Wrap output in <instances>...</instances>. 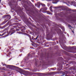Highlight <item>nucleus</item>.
<instances>
[{
  "instance_id": "a211bd4d",
  "label": "nucleus",
  "mask_w": 76,
  "mask_h": 76,
  "mask_svg": "<svg viewBox=\"0 0 76 76\" xmlns=\"http://www.w3.org/2000/svg\"><path fill=\"white\" fill-rule=\"evenodd\" d=\"M68 27H69V28L71 27V28H73V27H72V26H71L70 25H68Z\"/></svg>"
},
{
  "instance_id": "c9c22d12",
  "label": "nucleus",
  "mask_w": 76,
  "mask_h": 76,
  "mask_svg": "<svg viewBox=\"0 0 76 76\" xmlns=\"http://www.w3.org/2000/svg\"><path fill=\"white\" fill-rule=\"evenodd\" d=\"M0 9H1V8L0 7Z\"/></svg>"
},
{
  "instance_id": "1a4fd4ad",
  "label": "nucleus",
  "mask_w": 76,
  "mask_h": 76,
  "mask_svg": "<svg viewBox=\"0 0 76 76\" xmlns=\"http://www.w3.org/2000/svg\"><path fill=\"white\" fill-rule=\"evenodd\" d=\"M8 21V20L4 21L2 23V24L3 25H4V24H5V23H6V22H7Z\"/></svg>"
},
{
  "instance_id": "7c9ffc66",
  "label": "nucleus",
  "mask_w": 76,
  "mask_h": 76,
  "mask_svg": "<svg viewBox=\"0 0 76 76\" xmlns=\"http://www.w3.org/2000/svg\"><path fill=\"white\" fill-rule=\"evenodd\" d=\"M72 32L74 34V31H73V30H72Z\"/></svg>"
},
{
  "instance_id": "7ed1b4c3",
  "label": "nucleus",
  "mask_w": 76,
  "mask_h": 76,
  "mask_svg": "<svg viewBox=\"0 0 76 76\" xmlns=\"http://www.w3.org/2000/svg\"><path fill=\"white\" fill-rule=\"evenodd\" d=\"M4 66H5V67H6L7 68V69H8V68H11V67H13L15 66L13 65H6V64H4Z\"/></svg>"
},
{
  "instance_id": "58836bf2",
  "label": "nucleus",
  "mask_w": 76,
  "mask_h": 76,
  "mask_svg": "<svg viewBox=\"0 0 76 76\" xmlns=\"http://www.w3.org/2000/svg\"><path fill=\"white\" fill-rule=\"evenodd\" d=\"M49 46V45H48V47Z\"/></svg>"
},
{
  "instance_id": "f704fd0d",
  "label": "nucleus",
  "mask_w": 76,
  "mask_h": 76,
  "mask_svg": "<svg viewBox=\"0 0 76 76\" xmlns=\"http://www.w3.org/2000/svg\"><path fill=\"white\" fill-rule=\"evenodd\" d=\"M16 65H17V64H16Z\"/></svg>"
},
{
  "instance_id": "aec40b11",
  "label": "nucleus",
  "mask_w": 76,
  "mask_h": 76,
  "mask_svg": "<svg viewBox=\"0 0 76 76\" xmlns=\"http://www.w3.org/2000/svg\"><path fill=\"white\" fill-rule=\"evenodd\" d=\"M72 12H76V10H72Z\"/></svg>"
},
{
  "instance_id": "b1692460",
  "label": "nucleus",
  "mask_w": 76,
  "mask_h": 76,
  "mask_svg": "<svg viewBox=\"0 0 76 76\" xmlns=\"http://www.w3.org/2000/svg\"><path fill=\"white\" fill-rule=\"evenodd\" d=\"M30 39V41H31V42H33V41H32V39Z\"/></svg>"
},
{
  "instance_id": "ea45409f",
  "label": "nucleus",
  "mask_w": 76,
  "mask_h": 76,
  "mask_svg": "<svg viewBox=\"0 0 76 76\" xmlns=\"http://www.w3.org/2000/svg\"><path fill=\"white\" fill-rule=\"evenodd\" d=\"M69 19H70V18H69Z\"/></svg>"
},
{
  "instance_id": "2f4dec72",
  "label": "nucleus",
  "mask_w": 76,
  "mask_h": 76,
  "mask_svg": "<svg viewBox=\"0 0 76 76\" xmlns=\"http://www.w3.org/2000/svg\"><path fill=\"white\" fill-rule=\"evenodd\" d=\"M69 10H70V11H72V10L70 9Z\"/></svg>"
},
{
  "instance_id": "a19ab883",
  "label": "nucleus",
  "mask_w": 76,
  "mask_h": 76,
  "mask_svg": "<svg viewBox=\"0 0 76 76\" xmlns=\"http://www.w3.org/2000/svg\"><path fill=\"white\" fill-rule=\"evenodd\" d=\"M71 29H71V28H70Z\"/></svg>"
},
{
  "instance_id": "ddd939ff",
  "label": "nucleus",
  "mask_w": 76,
  "mask_h": 76,
  "mask_svg": "<svg viewBox=\"0 0 76 76\" xmlns=\"http://www.w3.org/2000/svg\"><path fill=\"white\" fill-rule=\"evenodd\" d=\"M6 31H5V32H4V33H3L2 34H0V36H3V35H4V34H6Z\"/></svg>"
},
{
  "instance_id": "f3484780",
  "label": "nucleus",
  "mask_w": 76,
  "mask_h": 76,
  "mask_svg": "<svg viewBox=\"0 0 76 76\" xmlns=\"http://www.w3.org/2000/svg\"><path fill=\"white\" fill-rule=\"evenodd\" d=\"M28 37L30 38V39H32V38H31V36L30 35H29V34H28Z\"/></svg>"
},
{
  "instance_id": "6ab92c4d",
  "label": "nucleus",
  "mask_w": 76,
  "mask_h": 76,
  "mask_svg": "<svg viewBox=\"0 0 76 76\" xmlns=\"http://www.w3.org/2000/svg\"><path fill=\"white\" fill-rule=\"evenodd\" d=\"M62 29L63 31L64 32V31H65V30L64 29V27H63L62 28Z\"/></svg>"
},
{
  "instance_id": "9d476101",
  "label": "nucleus",
  "mask_w": 76,
  "mask_h": 76,
  "mask_svg": "<svg viewBox=\"0 0 76 76\" xmlns=\"http://www.w3.org/2000/svg\"><path fill=\"white\" fill-rule=\"evenodd\" d=\"M62 66H61L60 67V68L58 69V70H59V71H60V70H61V69H62Z\"/></svg>"
},
{
  "instance_id": "f257e3e1",
  "label": "nucleus",
  "mask_w": 76,
  "mask_h": 76,
  "mask_svg": "<svg viewBox=\"0 0 76 76\" xmlns=\"http://www.w3.org/2000/svg\"><path fill=\"white\" fill-rule=\"evenodd\" d=\"M14 29V28H11L10 29V32H11V35L13 34H14V33H15V32L16 31H19V29L17 28L16 29V30H15V29L13 30Z\"/></svg>"
},
{
  "instance_id": "cd10ccee",
  "label": "nucleus",
  "mask_w": 76,
  "mask_h": 76,
  "mask_svg": "<svg viewBox=\"0 0 76 76\" xmlns=\"http://www.w3.org/2000/svg\"><path fill=\"white\" fill-rule=\"evenodd\" d=\"M9 53H10V54H11V53H12L11 52H10V51L9 52Z\"/></svg>"
},
{
  "instance_id": "bb28decb",
  "label": "nucleus",
  "mask_w": 76,
  "mask_h": 76,
  "mask_svg": "<svg viewBox=\"0 0 76 76\" xmlns=\"http://www.w3.org/2000/svg\"><path fill=\"white\" fill-rule=\"evenodd\" d=\"M53 70H56V68H54Z\"/></svg>"
},
{
  "instance_id": "2eb2a0df",
  "label": "nucleus",
  "mask_w": 76,
  "mask_h": 76,
  "mask_svg": "<svg viewBox=\"0 0 76 76\" xmlns=\"http://www.w3.org/2000/svg\"><path fill=\"white\" fill-rule=\"evenodd\" d=\"M50 11L51 12H53V9H52V6H50Z\"/></svg>"
},
{
  "instance_id": "dca6fc26",
  "label": "nucleus",
  "mask_w": 76,
  "mask_h": 76,
  "mask_svg": "<svg viewBox=\"0 0 76 76\" xmlns=\"http://www.w3.org/2000/svg\"><path fill=\"white\" fill-rule=\"evenodd\" d=\"M9 22H8L4 26H8V25H9Z\"/></svg>"
},
{
  "instance_id": "e433bc0d",
  "label": "nucleus",
  "mask_w": 76,
  "mask_h": 76,
  "mask_svg": "<svg viewBox=\"0 0 76 76\" xmlns=\"http://www.w3.org/2000/svg\"><path fill=\"white\" fill-rule=\"evenodd\" d=\"M57 44H58V42Z\"/></svg>"
},
{
  "instance_id": "4468645a",
  "label": "nucleus",
  "mask_w": 76,
  "mask_h": 76,
  "mask_svg": "<svg viewBox=\"0 0 76 76\" xmlns=\"http://www.w3.org/2000/svg\"><path fill=\"white\" fill-rule=\"evenodd\" d=\"M39 37V35H38L37 36V37L36 38H34V39L33 40H37V39H38V37Z\"/></svg>"
},
{
  "instance_id": "5701e85b",
  "label": "nucleus",
  "mask_w": 76,
  "mask_h": 76,
  "mask_svg": "<svg viewBox=\"0 0 76 76\" xmlns=\"http://www.w3.org/2000/svg\"><path fill=\"white\" fill-rule=\"evenodd\" d=\"M62 6H59L58 7L59 8H60L61 9V8H62Z\"/></svg>"
},
{
  "instance_id": "412c9836",
  "label": "nucleus",
  "mask_w": 76,
  "mask_h": 76,
  "mask_svg": "<svg viewBox=\"0 0 76 76\" xmlns=\"http://www.w3.org/2000/svg\"><path fill=\"white\" fill-rule=\"evenodd\" d=\"M37 61L35 62V66H37Z\"/></svg>"
},
{
  "instance_id": "4be33fe9",
  "label": "nucleus",
  "mask_w": 76,
  "mask_h": 76,
  "mask_svg": "<svg viewBox=\"0 0 76 76\" xmlns=\"http://www.w3.org/2000/svg\"><path fill=\"white\" fill-rule=\"evenodd\" d=\"M42 6H45V5L44 4H42Z\"/></svg>"
},
{
  "instance_id": "72a5a7b5",
  "label": "nucleus",
  "mask_w": 76,
  "mask_h": 76,
  "mask_svg": "<svg viewBox=\"0 0 76 76\" xmlns=\"http://www.w3.org/2000/svg\"><path fill=\"white\" fill-rule=\"evenodd\" d=\"M61 76H64V75H61Z\"/></svg>"
},
{
  "instance_id": "9b49d317",
  "label": "nucleus",
  "mask_w": 76,
  "mask_h": 76,
  "mask_svg": "<svg viewBox=\"0 0 76 76\" xmlns=\"http://www.w3.org/2000/svg\"><path fill=\"white\" fill-rule=\"evenodd\" d=\"M19 73H20V74H21V75L23 74V72L22 70L20 71H19Z\"/></svg>"
},
{
  "instance_id": "79ce46f5",
  "label": "nucleus",
  "mask_w": 76,
  "mask_h": 76,
  "mask_svg": "<svg viewBox=\"0 0 76 76\" xmlns=\"http://www.w3.org/2000/svg\"><path fill=\"white\" fill-rule=\"evenodd\" d=\"M69 65V64H68V65Z\"/></svg>"
},
{
  "instance_id": "393cba45",
  "label": "nucleus",
  "mask_w": 76,
  "mask_h": 76,
  "mask_svg": "<svg viewBox=\"0 0 76 76\" xmlns=\"http://www.w3.org/2000/svg\"><path fill=\"white\" fill-rule=\"evenodd\" d=\"M8 48H9V49H10V50H11V47H10V46H9Z\"/></svg>"
},
{
  "instance_id": "a878e982",
  "label": "nucleus",
  "mask_w": 76,
  "mask_h": 76,
  "mask_svg": "<svg viewBox=\"0 0 76 76\" xmlns=\"http://www.w3.org/2000/svg\"><path fill=\"white\" fill-rule=\"evenodd\" d=\"M34 37L33 36L32 37V39H34Z\"/></svg>"
},
{
  "instance_id": "c85d7f7f",
  "label": "nucleus",
  "mask_w": 76,
  "mask_h": 76,
  "mask_svg": "<svg viewBox=\"0 0 76 76\" xmlns=\"http://www.w3.org/2000/svg\"><path fill=\"white\" fill-rule=\"evenodd\" d=\"M57 3V2H54L53 3H54L55 4H56Z\"/></svg>"
},
{
  "instance_id": "4c0bfd02",
  "label": "nucleus",
  "mask_w": 76,
  "mask_h": 76,
  "mask_svg": "<svg viewBox=\"0 0 76 76\" xmlns=\"http://www.w3.org/2000/svg\"><path fill=\"white\" fill-rule=\"evenodd\" d=\"M55 8H56V7H55Z\"/></svg>"
},
{
  "instance_id": "f8f14e48",
  "label": "nucleus",
  "mask_w": 76,
  "mask_h": 76,
  "mask_svg": "<svg viewBox=\"0 0 76 76\" xmlns=\"http://www.w3.org/2000/svg\"><path fill=\"white\" fill-rule=\"evenodd\" d=\"M47 14H48L49 15H51V12H50L49 11H47Z\"/></svg>"
},
{
  "instance_id": "6e6552de",
  "label": "nucleus",
  "mask_w": 76,
  "mask_h": 76,
  "mask_svg": "<svg viewBox=\"0 0 76 76\" xmlns=\"http://www.w3.org/2000/svg\"><path fill=\"white\" fill-rule=\"evenodd\" d=\"M23 29H21V31L22 32H25V30L26 29V28L25 27H23Z\"/></svg>"
},
{
  "instance_id": "39448f33",
  "label": "nucleus",
  "mask_w": 76,
  "mask_h": 76,
  "mask_svg": "<svg viewBox=\"0 0 76 76\" xmlns=\"http://www.w3.org/2000/svg\"><path fill=\"white\" fill-rule=\"evenodd\" d=\"M27 11L30 12H31V13H34V11H33L32 9L30 8H28V10H27Z\"/></svg>"
},
{
  "instance_id": "0eeeda50",
  "label": "nucleus",
  "mask_w": 76,
  "mask_h": 76,
  "mask_svg": "<svg viewBox=\"0 0 76 76\" xmlns=\"http://www.w3.org/2000/svg\"><path fill=\"white\" fill-rule=\"evenodd\" d=\"M43 10H47V7H45L44 8L41 9L40 10V12L43 11Z\"/></svg>"
},
{
  "instance_id": "f03ea898",
  "label": "nucleus",
  "mask_w": 76,
  "mask_h": 76,
  "mask_svg": "<svg viewBox=\"0 0 76 76\" xmlns=\"http://www.w3.org/2000/svg\"><path fill=\"white\" fill-rule=\"evenodd\" d=\"M4 18H7V19H5V20L7 19V20L9 21V20L10 19V15H4Z\"/></svg>"
},
{
  "instance_id": "20e7f679",
  "label": "nucleus",
  "mask_w": 76,
  "mask_h": 76,
  "mask_svg": "<svg viewBox=\"0 0 76 76\" xmlns=\"http://www.w3.org/2000/svg\"><path fill=\"white\" fill-rule=\"evenodd\" d=\"M70 21L73 22L74 23H75L76 22V18L74 17L73 18H72L71 20Z\"/></svg>"
},
{
  "instance_id": "c756f323",
  "label": "nucleus",
  "mask_w": 76,
  "mask_h": 76,
  "mask_svg": "<svg viewBox=\"0 0 76 76\" xmlns=\"http://www.w3.org/2000/svg\"><path fill=\"white\" fill-rule=\"evenodd\" d=\"M6 31V29L4 30H3V32H4V31Z\"/></svg>"
},
{
  "instance_id": "423d86ee",
  "label": "nucleus",
  "mask_w": 76,
  "mask_h": 76,
  "mask_svg": "<svg viewBox=\"0 0 76 76\" xmlns=\"http://www.w3.org/2000/svg\"><path fill=\"white\" fill-rule=\"evenodd\" d=\"M40 4H40V2H39L37 3V4H35V6H37V7H38V8H39V7H40Z\"/></svg>"
},
{
  "instance_id": "473e14b6",
  "label": "nucleus",
  "mask_w": 76,
  "mask_h": 76,
  "mask_svg": "<svg viewBox=\"0 0 76 76\" xmlns=\"http://www.w3.org/2000/svg\"><path fill=\"white\" fill-rule=\"evenodd\" d=\"M14 27V28H16V26H14L13 27Z\"/></svg>"
}]
</instances>
